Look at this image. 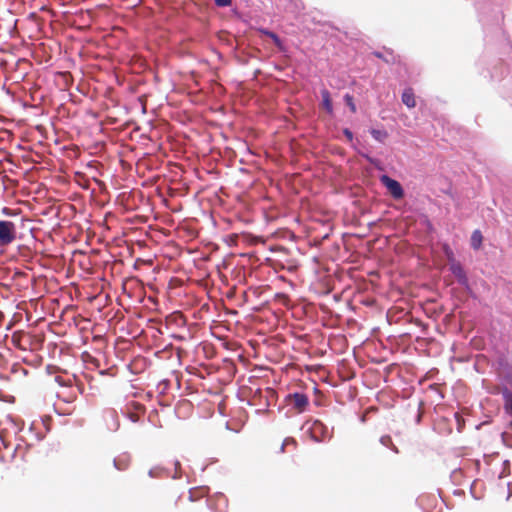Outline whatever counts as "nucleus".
<instances>
[{
    "label": "nucleus",
    "mask_w": 512,
    "mask_h": 512,
    "mask_svg": "<svg viewBox=\"0 0 512 512\" xmlns=\"http://www.w3.org/2000/svg\"><path fill=\"white\" fill-rule=\"evenodd\" d=\"M15 240V224L12 221L0 220V246H8Z\"/></svg>",
    "instance_id": "f257e3e1"
},
{
    "label": "nucleus",
    "mask_w": 512,
    "mask_h": 512,
    "mask_svg": "<svg viewBox=\"0 0 512 512\" xmlns=\"http://www.w3.org/2000/svg\"><path fill=\"white\" fill-rule=\"evenodd\" d=\"M309 433L311 438L315 442H323L331 437V431L329 428L320 420H315L309 427Z\"/></svg>",
    "instance_id": "f03ea898"
},
{
    "label": "nucleus",
    "mask_w": 512,
    "mask_h": 512,
    "mask_svg": "<svg viewBox=\"0 0 512 512\" xmlns=\"http://www.w3.org/2000/svg\"><path fill=\"white\" fill-rule=\"evenodd\" d=\"M380 182L387 188L394 199H401L404 196V190L397 180L392 179L388 175H382Z\"/></svg>",
    "instance_id": "7ed1b4c3"
},
{
    "label": "nucleus",
    "mask_w": 512,
    "mask_h": 512,
    "mask_svg": "<svg viewBox=\"0 0 512 512\" xmlns=\"http://www.w3.org/2000/svg\"><path fill=\"white\" fill-rule=\"evenodd\" d=\"M288 399L290 400V404L298 413L304 412L309 405V399L307 395L303 393L289 394Z\"/></svg>",
    "instance_id": "20e7f679"
},
{
    "label": "nucleus",
    "mask_w": 512,
    "mask_h": 512,
    "mask_svg": "<svg viewBox=\"0 0 512 512\" xmlns=\"http://www.w3.org/2000/svg\"><path fill=\"white\" fill-rule=\"evenodd\" d=\"M449 268L452 274L457 278V280L461 284L467 283V276L460 262L452 261V263L449 264Z\"/></svg>",
    "instance_id": "39448f33"
},
{
    "label": "nucleus",
    "mask_w": 512,
    "mask_h": 512,
    "mask_svg": "<svg viewBox=\"0 0 512 512\" xmlns=\"http://www.w3.org/2000/svg\"><path fill=\"white\" fill-rule=\"evenodd\" d=\"M321 97H322V102H321V107L329 114V115H333V103H332V98H331V94L330 92L327 90V89H322L321 90Z\"/></svg>",
    "instance_id": "423d86ee"
},
{
    "label": "nucleus",
    "mask_w": 512,
    "mask_h": 512,
    "mask_svg": "<svg viewBox=\"0 0 512 512\" xmlns=\"http://www.w3.org/2000/svg\"><path fill=\"white\" fill-rule=\"evenodd\" d=\"M131 463V458L127 454L118 456L113 460L114 467L119 471H125L128 469Z\"/></svg>",
    "instance_id": "0eeeda50"
},
{
    "label": "nucleus",
    "mask_w": 512,
    "mask_h": 512,
    "mask_svg": "<svg viewBox=\"0 0 512 512\" xmlns=\"http://www.w3.org/2000/svg\"><path fill=\"white\" fill-rule=\"evenodd\" d=\"M402 102L408 108H414L416 106L415 94L412 88H406L402 93Z\"/></svg>",
    "instance_id": "6e6552de"
},
{
    "label": "nucleus",
    "mask_w": 512,
    "mask_h": 512,
    "mask_svg": "<svg viewBox=\"0 0 512 512\" xmlns=\"http://www.w3.org/2000/svg\"><path fill=\"white\" fill-rule=\"evenodd\" d=\"M483 242V236L480 230L473 231L471 235V246L473 249H480Z\"/></svg>",
    "instance_id": "1a4fd4ad"
},
{
    "label": "nucleus",
    "mask_w": 512,
    "mask_h": 512,
    "mask_svg": "<svg viewBox=\"0 0 512 512\" xmlns=\"http://www.w3.org/2000/svg\"><path fill=\"white\" fill-rule=\"evenodd\" d=\"M208 492L206 487L193 488L189 491V499L194 501L196 499L203 498Z\"/></svg>",
    "instance_id": "9d476101"
},
{
    "label": "nucleus",
    "mask_w": 512,
    "mask_h": 512,
    "mask_svg": "<svg viewBox=\"0 0 512 512\" xmlns=\"http://www.w3.org/2000/svg\"><path fill=\"white\" fill-rule=\"evenodd\" d=\"M288 446H292L295 449L297 446L296 440L292 437L285 438L281 444L280 452H282V453L285 452V448Z\"/></svg>",
    "instance_id": "9b49d317"
},
{
    "label": "nucleus",
    "mask_w": 512,
    "mask_h": 512,
    "mask_svg": "<svg viewBox=\"0 0 512 512\" xmlns=\"http://www.w3.org/2000/svg\"><path fill=\"white\" fill-rule=\"evenodd\" d=\"M371 135L373 136L374 139H376L377 141H380V142H382L384 139L387 138V133L385 131L377 130V129H372Z\"/></svg>",
    "instance_id": "f8f14e48"
},
{
    "label": "nucleus",
    "mask_w": 512,
    "mask_h": 512,
    "mask_svg": "<svg viewBox=\"0 0 512 512\" xmlns=\"http://www.w3.org/2000/svg\"><path fill=\"white\" fill-rule=\"evenodd\" d=\"M443 251H444V253H445L446 257H447V260H448L449 264H451L452 261H457L455 259V257H454V253H453L452 249L447 244H445L443 246Z\"/></svg>",
    "instance_id": "ddd939ff"
},
{
    "label": "nucleus",
    "mask_w": 512,
    "mask_h": 512,
    "mask_svg": "<svg viewBox=\"0 0 512 512\" xmlns=\"http://www.w3.org/2000/svg\"><path fill=\"white\" fill-rule=\"evenodd\" d=\"M380 442L387 447H391L395 452H398L396 447L393 445L392 439L389 435L382 436Z\"/></svg>",
    "instance_id": "4468645a"
},
{
    "label": "nucleus",
    "mask_w": 512,
    "mask_h": 512,
    "mask_svg": "<svg viewBox=\"0 0 512 512\" xmlns=\"http://www.w3.org/2000/svg\"><path fill=\"white\" fill-rule=\"evenodd\" d=\"M344 100H345L347 106L350 108L351 112L355 113L356 112V105L354 103L353 96H351L350 94H346L344 96Z\"/></svg>",
    "instance_id": "2eb2a0df"
},
{
    "label": "nucleus",
    "mask_w": 512,
    "mask_h": 512,
    "mask_svg": "<svg viewBox=\"0 0 512 512\" xmlns=\"http://www.w3.org/2000/svg\"><path fill=\"white\" fill-rule=\"evenodd\" d=\"M505 408L507 412L512 415V393H506L505 395Z\"/></svg>",
    "instance_id": "dca6fc26"
},
{
    "label": "nucleus",
    "mask_w": 512,
    "mask_h": 512,
    "mask_svg": "<svg viewBox=\"0 0 512 512\" xmlns=\"http://www.w3.org/2000/svg\"><path fill=\"white\" fill-rule=\"evenodd\" d=\"M149 476L150 477H153V478H160L163 476L164 474V470L159 468V467H155V468H152L149 470L148 472Z\"/></svg>",
    "instance_id": "f3484780"
},
{
    "label": "nucleus",
    "mask_w": 512,
    "mask_h": 512,
    "mask_svg": "<svg viewBox=\"0 0 512 512\" xmlns=\"http://www.w3.org/2000/svg\"><path fill=\"white\" fill-rule=\"evenodd\" d=\"M269 37L272 39V41L274 42V44L279 48V49H282V41L281 39L278 37L277 34H275L274 32L269 34Z\"/></svg>",
    "instance_id": "a211bd4d"
},
{
    "label": "nucleus",
    "mask_w": 512,
    "mask_h": 512,
    "mask_svg": "<svg viewBox=\"0 0 512 512\" xmlns=\"http://www.w3.org/2000/svg\"><path fill=\"white\" fill-rule=\"evenodd\" d=\"M110 417L111 419L114 421V425L112 428H110L111 430H117L118 427H119V422H118V418H117V415L114 411L110 412Z\"/></svg>",
    "instance_id": "6ab92c4d"
},
{
    "label": "nucleus",
    "mask_w": 512,
    "mask_h": 512,
    "mask_svg": "<svg viewBox=\"0 0 512 512\" xmlns=\"http://www.w3.org/2000/svg\"><path fill=\"white\" fill-rule=\"evenodd\" d=\"M219 7H227L231 5V0H214Z\"/></svg>",
    "instance_id": "aec40b11"
},
{
    "label": "nucleus",
    "mask_w": 512,
    "mask_h": 512,
    "mask_svg": "<svg viewBox=\"0 0 512 512\" xmlns=\"http://www.w3.org/2000/svg\"><path fill=\"white\" fill-rule=\"evenodd\" d=\"M343 134L346 136L348 141H352L353 140V133L349 129L345 128L343 130Z\"/></svg>",
    "instance_id": "412c9836"
},
{
    "label": "nucleus",
    "mask_w": 512,
    "mask_h": 512,
    "mask_svg": "<svg viewBox=\"0 0 512 512\" xmlns=\"http://www.w3.org/2000/svg\"><path fill=\"white\" fill-rule=\"evenodd\" d=\"M129 418L132 422H137L138 421V415L136 413H130L129 414Z\"/></svg>",
    "instance_id": "4be33fe9"
},
{
    "label": "nucleus",
    "mask_w": 512,
    "mask_h": 512,
    "mask_svg": "<svg viewBox=\"0 0 512 512\" xmlns=\"http://www.w3.org/2000/svg\"><path fill=\"white\" fill-rule=\"evenodd\" d=\"M260 33L266 35L269 37V34L273 33L272 31H269L267 29H259Z\"/></svg>",
    "instance_id": "5701e85b"
},
{
    "label": "nucleus",
    "mask_w": 512,
    "mask_h": 512,
    "mask_svg": "<svg viewBox=\"0 0 512 512\" xmlns=\"http://www.w3.org/2000/svg\"><path fill=\"white\" fill-rule=\"evenodd\" d=\"M16 338H17V335H16V334H13V336H12V341H13V342H18V339H16Z\"/></svg>",
    "instance_id": "b1692460"
},
{
    "label": "nucleus",
    "mask_w": 512,
    "mask_h": 512,
    "mask_svg": "<svg viewBox=\"0 0 512 512\" xmlns=\"http://www.w3.org/2000/svg\"><path fill=\"white\" fill-rule=\"evenodd\" d=\"M16 338H17V335H16V334H13V336H12V341H13V342H18V339H16Z\"/></svg>",
    "instance_id": "393cba45"
},
{
    "label": "nucleus",
    "mask_w": 512,
    "mask_h": 512,
    "mask_svg": "<svg viewBox=\"0 0 512 512\" xmlns=\"http://www.w3.org/2000/svg\"><path fill=\"white\" fill-rule=\"evenodd\" d=\"M375 56L378 57V58L382 57V55L380 53H375Z\"/></svg>",
    "instance_id": "a878e982"
}]
</instances>
